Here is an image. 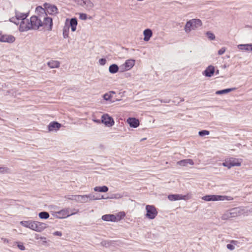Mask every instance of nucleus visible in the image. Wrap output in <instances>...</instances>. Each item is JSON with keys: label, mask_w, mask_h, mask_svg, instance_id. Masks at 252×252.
Returning <instances> with one entry per match:
<instances>
[{"label": "nucleus", "mask_w": 252, "mask_h": 252, "mask_svg": "<svg viewBox=\"0 0 252 252\" xmlns=\"http://www.w3.org/2000/svg\"><path fill=\"white\" fill-rule=\"evenodd\" d=\"M36 10H39V12L41 13V27L47 31H51L53 28L52 18L47 15L45 10L41 6L37 7Z\"/></svg>", "instance_id": "f257e3e1"}, {"label": "nucleus", "mask_w": 252, "mask_h": 252, "mask_svg": "<svg viewBox=\"0 0 252 252\" xmlns=\"http://www.w3.org/2000/svg\"><path fill=\"white\" fill-rule=\"evenodd\" d=\"M202 26V22L199 19H192L188 21L185 26L184 30L186 32L189 33L191 30H195Z\"/></svg>", "instance_id": "f03ea898"}, {"label": "nucleus", "mask_w": 252, "mask_h": 252, "mask_svg": "<svg viewBox=\"0 0 252 252\" xmlns=\"http://www.w3.org/2000/svg\"><path fill=\"white\" fill-rule=\"evenodd\" d=\"M202 199L206 201H218V200H233V198L229 196L219 195H206L202 197Z\"/></svg>", "instance_id": "7ed1b4c3"}, {"label": "nucleus", "mask_w": 252, "mask_h": 252, "mask_svg": "<svg viewBox=\"0 0 252 252\" xmlns=\"http://www.w3.org/2000/svg\"><path fill=\"white\" fill-rule=\"evenodd\" d=\"M30 27L32 30H38L41 27V13L38 14V16H32L30 18Z\"/></svg>", "instance_id": "20e7f679"}, {"label": "nucleus", "mask_w": 252, "mask_h": 252, "mask_svg": "<svg viewBox=\"0 0 252 252\" xmlns=\"http://www.w3.org/2000/svg\"><path fill=\"white\" fill-rule=\"evenodd\" d=\"M135 64V60L133 59L127 60L125 63L120 66V71L125 72L130 70Z\"/></svg>", "instance_id": "39448f33"}, {"label": "nucleus", "mask_w": 252, "mask_h": 252, "mask_svg": "<svg viewBox=\"0 0 252 252\" xmlns=\"http://www.w3.org/2000/svg\"><path fill=\"white\" fill-rule=\"evenodd\" d=\"M46 13L50 15H55L58 13V9L56 6L48 3H45L43 5Z\"/></svg>", "instance_id": "423d86ee"}, {"label": "nucleus", "mask_w": 252, "mask_h": 252, "mask_svg": "<svg viewBox=\"0 0 252 252\" xmlns=\"http://www.w3.org/2000/svg\"><path fill=\"white\" fill-rule=\"evenodd\" d=\"M71 211L70 208H65L63 209L60 211L56 212V216L60 219L65 218L70 216L75 215L76 214V212H70Z\"/></svg>", "instance_id": "0eeeda50"}, {"label": "nucleus", "mask_w": 252, "mask_h": 252, "mask_svg": "<svg viewBox=\"0 0 252 252\" xmlns=\"http://www.w3.org/2000/svg\"><path fill=\"white\" fill-rule=\"evenodd\" d=\"M222 165L225 167H227L228 168H230L233 166H240L241 162L238 159L231 158L226 159L225 161L222 163Z\"/></svg>", "instance_id": "6e6552de"}, {"label": "nucleus", "mask_w": 252, "mask_h": 252, "mask_svg": "<svg viewBox=\"0 0 252 252\" xmlns=\"http://www.w3.org/2000/svg\"><path fill=\"white\" fill-rule=\"evenodd\" d=\"M146 216L150 219H154L157 215L158 212L154 206L148 205L146 207Z\"/></svg>", "instance_id": "1a4fd4ad"}, {"label": "nucleus", "mask_w": 252, "mask_h": 252, "mask_svg": "<svg viewBox=\"0 0 252 252\" xmlns=\"http://www.w3.org/2000/svg\"><path fill=\"white\" fill-rule=\"evenodd\" d=\"M79 5L84 7L87 10H90L94 7L93 3L90 0H74Z\"/></svg>", "instance_id": "9d476101"}, {"label": "nucleus", "mask_w": 252, "mask_h": 252, "mask_svg": "<svg viewBox=\"0 0 252 252\" xmlns=\"http://www.w3.org/2000/svg\"><path fill=\"white\" fill-rule=\"evenodd\" d=\"M19 30L21 32H26L30 30H32V28L30 27V20L26 19L24 20L21 21L20 23Z\"/></svg>", "instance_id": "9b49d317"}, {"label": "nucleus", "mask_w": 252, "mask_h": 252, "mask_svg": "<svg viewBox=\"0 0 252 252\" xmlns=\"http://www.w3.org/2000/svg\"><path fill=\"white\" fill-rule=\"evenodd\" d=\"M101 121L105 126H111L114 125V121L113 119L108 114H105L102 116Z\"/></svg>", "instance_id": "f8f14e48"}, {"label": "nucleus", "mask_w": 252, "mask_h": 252, "mask_svg": "<svg viewBox=\"0 0 252 252\" xmlns=\"http://www.w3.org/2000/svg\"><path fill=\"white\" fill-rule=\"evenodd\" d=\"M32 230L40 232L47 227V224L45 223L34 221Z\"/></svg>", "instance_id": "ddd939ff"}, {"label": "nucleus", "mask_w": 252, "mask_h": 252, "mask_svg": "<svg viewBox=\"0 0 252 252\" xmlns=\"http://www.w3.org/2000/svg\"><path fill=\"white\" fill-rule=\"evenodd\" d=\"M15 40V38L13 35L0 34V42L12 43Z\"/></svg>", "instance_id": "4468645a"}, {"label": "nucleus", "mask_w": 252, "mask_h": 252, "mask_svg": "<svg viewBox=\"0 0 252 252\" xmlns=\"http://www.w3.org/2000/svg\"><path fill=\"white\" fill-rule=\"evenodd\" d=\"M215 71V67L212 65H209L206 69L203 71V75L206 77H211L214 74Z\"/></svg>", "instance_id": "2eb2a0df"}, {"label": "nucleus", "mask_w": 252, "mask_h": 252, "mask_svg": "<svg viewBox=\"0 0 252 252\" xmlns=\"http://www.w3.org/2000/svg\"><path fill=\"white\" fill-rule=\"evenodd\" d=\"M61 127V124L57 122H52L49 124L48 126V129L49 131H56Z\"/></svg>", "instance_id": "dca6fc26"}, {"label": "nucleus", "mask_w": 252, "mask_h": 252, "mask_svg": "<svg viewBox=\"0 0 252 252\" xmlns=\"http://www.w3.org/2000/svg\"><path fill=\"white\" fill-rule=\"evenodd\" d=\"M168 198L171 201H176L182 199L185 200L187 198V196L178 194H170L168 196Z\"/></svg>", "instance_id": "f3484780"}, {"label": "nucleus", "mask_w": 252, "mask_h": 252, "mask_svg": "<svg viewBox=\"0 0 252 252\" xmlns=\"http://www.w3.org/2000/svg\"><path fill=\"white\" fill-rule=\"evenodd\" d=\"M127 122L130 127H137L139 125V120L135 118H129L127 119Z\"/></svg>", "instance_id": "a211bd4d"}, {"label": "nucleus", "mask_w": 252, "mask_h": 252, "mask_svg": "<svg viewBox=\"0 0 252 252\" xmlns=\"http://www.w3.org/2000/svg\"><path fill=\"white\" fill-rule=\"evenodd\" d=\"M101 219L107 221H116L118 220L117 217L113 214L104 215L102 216Z\"/></svg>", "instance_id": "6ab92c4d"}, {"label": "nucleus", "mask_w": 252, "mask_h": 252, "mask_svg": "<svg viewBox=\"0 0 252 252\" xmlns=\"http://www.w3.org/2000/svg\"><path fill=\"white\" fill-rule=\"evenodd\" d=\"M177 164L179 166H186L188 164L190 165H194V162L191 159H183V160L178 161L177 162Z\"/></svg>", "instance_id": "aec40b11"}, {"label": "nucleus", "mask_w": 252, "mask_h": 252, "mask_svg": "<svg viewBox=\"0 0 252 252\" xmlns=\"http://www.w3.org/2000/svg\"><path fill=\"white\" fill-rule=\"evenodd\" d=\"M234 209H232L230 211H226L221 216V219L223 220H227L231 218L235 217L236 213L233 212Z\"/></svg>", "instance_id": "412c9836"}, {"label": "nucleus", "mask_w": 252, "mask_h": 252, "mask_svg": "<svg viewBox=\"0 0 252 252\" xmlns=\"http://www.w3.org/2000/svg\"><path fill=\"white\" fill-rule=\"evenodd\" d=\"M28 16V13H21L19 12H16L15 17L17 21H23L27 19Z\"/></svg>", "instance_id": "4be33fe9"}, {"label": "nucleus", "mask_w": 252, "mask_h": 252, "mask_svg": "<svg viewBox=\"0 0 252 252\" xmlns=\"http://www.w3.org/2000/svg\"><path fill=\"white\" fill-rule=\"evenodd\" d=\"M238 48L241 50L246 51H252V44H239L237 46Z\"/></svg>", "instance_id": "5701e85b"}, {"label": "nucleus", "mask_w": 252, "mask_h": 252, "mask_svg": "<svg viewBox=\"0 0 252 252\" xmlns=\"http://www.w3.org/2000/svg\"><path fill=\"white\" fill-rule=\"evenodd\" d=\"M20 223L23 226L32 230L33 227L34 221L27 220L21 221Z\"/></svg>", "instance_id": "b1692460"}, {"label": "nucleus", "mask_w": 252, "mask_h": 252, "mask_svg": "<svg viewBox=\"0 0 252 252\" xmlns=\"http://www.w3.org/2000/svg\"><path fill=\"white\" fill-rule=\"evenodd\" d=\"M152 31L149 29L145 30L143 32V34L144 35V40L148 41L150 40L151 37L152 36Z\"/></svg>", "instance_id": "393cba45"}, {"label": "nucleus", "mask_w": 252, "mask_h": 252, "mask_svg": "<svg viewBox=\"0 0 252 252\" xmlns=\"http://www.w3.org/2000/svg\"><path fill=\"white\" fill-rule=\"evenodd\" d=\"M70 27L72 32H74L76 30V26L77 25V20L76 18H71L69 22Z\"/></svg>", "instance_id": "a878e982"}, {"label": "nucleus", "mask_w": 252, "mask_h": 252, "mask_svg": "<svg viewBox=\"0 0 252 252\" xmlns=\"http://www.w3.org/2000/svg\"><path fill=\"white\" fill-rule=\"evenodd\" d=\"M120 70V66L116 64H112L109 67V71L112 74L117 73Z\"/></svg>", "instance_id": "bb28decb"}, {"label": "nucleus", "mask_w": 252, "mask_h": 252, "mask_svg": "<svg viewBox=\"0 0 252 252\" xmlns=\"http://www.w3.org/2000/svg\"><path fill=\"white\" fill-rule=\"evenodd\" d=\"M77 199H76V201L78 203H86L88 202L87 195H77Z\"/></svg>", "instance_id": "cd10ccee"}, {"label": "nucleus", "mask_w": 252, "mask_h": 252, "mask_svg": "<svg viewBox=\"0 0 252 252\" xmlns=\"http://www.w3.org/2000/svg\"><path fill=\"white\" fill-rule=\"evenodd\" d=\"M236 89V88H228L226 89L218 91L216 92V94H224L228 93L231 91H235Z\"/></svg>", "instance_id": "c85d7f7f"}, {"label": "nucleus", "mask_w": 252, "mask_h": 252, "mask_svg": "<svg viewBox=\"0 0 252 252\" xmlns=\"http://www.w3.org/2000/svg\"><path fill=\"white\" fill-rule=\"evenodd\" d=\"M87 197L88 202L91 200H99L104 198L103 195H101V197H97V196H95V194L92 193L87 194Z\"/></svg>", "instance_id": "c756f323"}, {"label": "nucleus", "mask_w": 252, "mask_h": 252, "mask_svg": "<svg viewBox=\"0 0 252 252\" xmlns=\"http://www.w3.org/2000/svg\"><path fill=\"white\" fill-rule=\"evenodd\" d=\"M48 65L51 68H58L60 63L57 61H51L48 63Z\"/></svg>", "instance_id": "7c9ffc66"}, {"label": "nucleus", "mask_w": 252, "mask_h": 252, "mask_svg": "<svg viewBox=\"0 0 252 252\" xmlns=\"http://www.w3.org/2000/svg\"><path fill=\"white\" fill-rule=\"evenodd\" d=\"M95 191L101 192H106L108 190V188L106 186L102 187H95L94 188Z\"/></svg>", "instance_id": "2f4dec72"}, {"label": "nucleus", "mask_w": 252, "mask_h": 252, "mask_svg": "<svg viewBox=\"0 0 252 252\" xmlns=\"http://www.w3.org/2000/svg\"><path fill=\"white\" fill-rule=\"evenodd\" d=\"M38 216L41 219H47L49 218V214L46 211L41 212L38 214Z\"/></svg>", "instance_id": "473e14b6"}, {"label": "nucleus", "mask_w": 252, "mask_h": 252, "mask_svg": "<svg viewBox=\"0 0 252 252\" xmlns=\"http://www.w3.org/2000/svg\"><path fill=\"white\" fill-rule=\"evenodd\" d=\"M10 170L8 168L6 167H0V173L1 174H6V173H10Z\"/></svg>", "instance_id": "72a5a7b5"}, {"label": "nucleus", "mask_w": 252, "mask_h": 252, "mask_svg": "<svg viewBox=\"0 0 252 252\" xmlns=\"http://www.w3.org/2000/svg\"><path fill=\"white\" fill-rule=\"evenodd\" d=\"M236 242H237L236 241H234V240L231 241V244H228L226 245L227 248L231 251L234 250L235 247L232 244L235 245Z\"/></svg>", "instance_id": "f704fd0d"}, {"label": "nucleus", "mask_w": 252, "mask_h": 252, "mask_svg": "<svg viewBox=\"0 0 252 252\" xmlns=\"http://www.w3.org/2000/svg\"><path fill=\"white\" fill-rule=\"evenodd\" d=\"M206 34L208 38L211 40H213L215 39V34L210 31L207 32L206 33Z\"/></svg>", "instance_id": "c9c22d12"}, {"label": "nucleus", "mask_w": 252, "mask_h": 252, "mask_svg": "<svg viewBox=\"0 0 252 252\" xmlns=\"http://www.w3.org/2000/svg\"><path fill=\"white\" fill-rule=\"evenodd\" d=\"M69 34V27L66 28L64 27L63 30V36L64 38H66L68 37Z\"/></svg>", "instance_id": "e433bc0d"}, {"label": "nucleus", "mask_w": 252, "mask_h": 252, "mask_svg": "<svg viewBox=\"0 0 252 252\" xmlns=\"http://www.w3.org/2000/svg\"><path fill=\"white\" fill-rule=\"evenodd\" d=\"M77 195H66L65 198L69 200H74L76 201V199H77Z\"/></svg>", "instance_id": "4c0bfd02"}, {"label": "nucleus", "mask_w": 252, "mask_h": 252, "mask_svg": "<svg viewBox=\"0 0 252 252\" xmlns=\"http://www.w3.org/2000/svg\"><path fill=\"white\" fill-rule=\"evenodd\" d=\"M209 131L207 130H202L199 131L198 134L200 136H204L209 134Z\"/></svg>", "instance_id": "58836bf2"}, {"label": "nucleus", "mask_w": 252, "mask_h": 252, "mask_svg": "<svg viewBox=\"0 0 252 252\" xmlns=\"http://www.w3.org/2000/svg\"><path fill=\"white\" fill-rule=\"evenodd\" d=\"M123 195L121 193H116L113 194L112 197L110 198H114V199H119L123 197Z\"/></svg>", "instance_id": "ea45409f"}, {"label": "nucleus", "mask_w": 252, "mask_h": 252, "mask_svg": "<svg viewBox=\"0 0 252 252\" xmlns=\"http://www.w3.org/2000/svg\"><path fill=\"white\" fill-rule=\"evenodd\" d=\"M9 21H10L11 22H12V23H13L15 24H16V25H18L19 24H20V22H19V21H17V20H16V17H15V18L12 17V18H10V19H9Z\"/></svg>", "instance_id": "a19ab883"}, {"label": "nucleus", "mask_w": 252, "mask_h": 252, "mask_svg": "<svg viewBox=\"0 0 252 252\" xmlns=\"http://www.w3.org/2000/svg\"><path fill=\"white\" fill-rule=\"evenodd\" d=\"M111 96L108 94H105L103 95V98L106 100H110Z\"/></svg>", "instance_id": "79ce46f5"}, {"label": "nucleus", "mask_w": 252, "mask_h": 252, "mask_svg": "<svg viewBox=\"0 0 252 252\" xmlns=\"http://www.w3.org/2000/svg\"><path fill=\"white\" fill-rule=\"evenodd\" d=\"M106 63V60L105 59H104V58H101V59L99 60V63L101 65H105Z\"/></svg>", "instance_id": "37998d69"}, {"label": "nucleus", "mask_w": 252, "mask_h": 252, "mask_svg": "<svg viewBox=\"0 0 252 252\" xmlns=\"http://www.w3.org/2000/svg\"><path fill=\"white\" fill-rule=\"evenodd\" d=\"M79 18L81 20H86L87 18V15L85 13H80L79 14Z\"/></svg>", "instance_id": "c03bdc74"}, {"label": "nucleus", "mask_w": 252, "mask_h": 252, "mask_svg": "<svg viewBox=\"0 0 252 252\" xmlns=\"http://www.w3.org/2000/svg\"><path fill=\"white\" fill-rule=\"evenodd\" d=\"M226 51V49L225 47H222L218 51V54L219 55H221L223 54Z\"/></svg>", "instance_id": "a18cd8bd"}, {"label": "nucleus", "mask_w": 252, "mask_h": 252, "mask_svg": "<svg viewBox=\"0 0 252 252\" xmlns=\"http://www.w3.org/2000/svg\"><path fill=\"white\" fill-rule=\"evenodd\" d=\"M17 247L20 250L22 251H24L25 250V246L22 243H18L17 245Z\"/></svg>", "instance_id": "49530a36"}, {"label": "nucleus", "mask_w": 252, "mask_h": 252, "mask_svg": "<svg viewBox=\"0 0 252 252\" xmlns=\"http://www.w3.org/2000/svg\"><path fill=\"white\" fill-rule=\"evenodd\" d=\"M125 216V213L124 212L119 213L117 215V217H119V218L118 219V220H120L122 217H124Z\"/></svg>", "instance_id": "de8ad7c7"}, {"label": "nucleus", "mask_w": 252, "mask_h": 252, "mask_svg": "<svg viewBox=\"0 0 252 252\" xmlns=\"http://www.w3.org/2000/svg\"><path fill=\"white\" fill-rule=\"evenodd\" d=\"M53 235L55 236H61L62 235V233L61 231H55L53 233Z\"/></svg>", "instance_id": "09e8293b"}, {"label": "nucleus", "mask_w": 252, "mask_h": 252, "mask_svg": "<svg viewBox=\"0 0 252 252\" xmlns=\"http://www.w3.org/2000/svg\"><path fill=\"white\" fill-rule=\"evenodd\" d=\"M71 211H70V212H76V213H77V211H76V210L75 209H71Z\"/></svg>", "instance_id": "8fccbe9b"}, {"label": "nucleus", "mask_w": 252, "mask_h": 252, "mask_svg": "<svg viewBox=\"0 0 252 252\" xmlns=\"http://www.w3.org/2000/svg\"><path fill=\"white\" fill-rule=\"evenodd\" d=\"M41 240H45L46 238L45 237H41L40 238Z\"/></svg>", "instance_id": "3c124183"}, {"label": "nucleus", "mask_w": 252, "mask_h": 252, "mask_svg": "<svg viewBox=\"0 0 252 252\" xmlns=\"http://www.w3.org/2000/svg\"><path fill=\"white\" fill-rule=\"evenodd\" d=\"M101 195H95V196H97V197H101Z\"/></svg>", "instance_id": "603ef678"}, {"label": "nucleus", "mask_w": 252, "mask_h": 252, "mask_svg": "<svg viewBox=\"0 0 252 252\" xmlns=\"http://www.w3.org/2000/svg\"><path fill=\"white\" fill-rule=\"evenodd\" d=\"M216 73H217V74H218V73H219V70H217V71H216Z\"/></svg>", "instance_id": "864d4df0"}, {"label": "nucleus", "mask_w": 252, "mask_h": 252, "mask_svg": "<svg viewBox=\"0 0 252 252\" xmlns=\"http://www.w3.org/2000/svg\"><path fill=\"white\" fill-rule=\"evenodd\" d=\"M184 100V99H181V101H183Z\"/></svg>", "instance_id": "5fc2aeb1"}]
</instances>
